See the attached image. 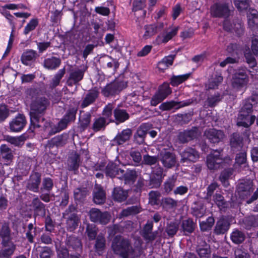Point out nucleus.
<instances>
[{"label":"nucleus","mask_w":258,"mask_h":258,"mask_svg":"<svg viewBox=\"0 0 258 258\" xmlns=\"http://www.w3.org/2000/svg\"><path fill=\"white\" fill-rule=\"evenodd\" d=\"M49 104V100L44 96L36 98L32 101L29 112L31 127L35 128L43 126L46 128L50 125L44 117Z\"/></svg>","instance_id":"nucleus-1"},{"label":"nucleus","mask_w":258,"mask_h":258,"mask_svg":"<svg viewBox=\"0 0 258 258\" xmlns=\"http://www.w3.org/2000/svg\"><path fill=\"white\" fill-rule=\"evenodd\" d=\"M111 247L114 253L122 258H137L140 256L143 252L141 247L133 248L131 241L121 236L114 237Z\"/></svg>","instance_id":"nucleus-2"},{"label":"nucleus","mask_w":258,"mask_h":258,"mask_svg":"<svg viewBox=\"0 0 258 258\" xmlns=\"http://www.w3.org/2000/svg\"><path fill=\"white\" fill-rule=\"evenodd\" d=\"M257 102L255 97H251L245 100L238 115L237 125L239 126L248 127L253 124L255 120V116H249L252 111L253 107H255Z\"/></svg>","instance_id":"nucleus-3"},{"label":"nucleus","mask_w":258,"mask_h":258,"mask_svg":"<svg viewBox=\"0 0 258 258\" xmlns=\"http://www.w3.org/2000/svg\"><path fill=\"white\" fill-rule=\"evenodd\" d=\"M247 72L246 68H241L236 70L233 74L231 85L236 91L240 90L247 84L249 81Z\"/></svg>","instance_id":"nucleus-4"},{"label":"nucleus","mask_w":258,"mask_h":258,"mask_svg":"<svg viewBox=\"0 0 258 258\" xmlns=\"http://www.w3.org/2000/svg\"><path fill=\"white\" fill-rule=\"evenodd\" d=\"M222 152V149L213 150L207 156V165L210 170H217L221 167L224 162Z\"/></svg>","instance_id":"nucleus-5"},{"label":"nucleus","mask_w":258,"mask_h":258,"mask_svg":"<svg viewBox=\"0 0 258 258\" xmlns=\"http://www.w3.org/2000/svg\"><path fill=\"white\" fill-rule=\"evenodd\" d=\"M236 189L239 198L242 199H247L254 190L253 182L250 179L240 180Z\"/></svg>","instance_id":"nucleus-6"},{"label":"nucleus","mask_w":258,"mask_h":258,"mask_svg":"<svg viewBox=\"0 0 258 258\" xmlns=\"http://www.w3.org/2000/svg\"><path fill=\"white\" fill-rule=\"evenodd\" d=\"M212 16L215 18H228L230 15L229 4L228 3H217L210 8Z\"/></svg>","instance_id":"nucleus-7"},{"label":"nucleus","mask_w":258,"mask_h":258,"mask_svg":"<svg viewBox=\"0 0 258 258\" xmlns=\"http://www.w3.org/2000/svg\"><path fill=\"white\" fill-rule=\"evenodd\" d=\"M90 220L102 225L107 224L110 220L111 215L108 212H101L96 208H92L89 211Z\"/></svg>","instance_id":"nucleus-8"},{"label":"nucleus","mask_w":258,"mask_h":258,"mask_svg":"<svg viewBox=\"0 0 258 258\" xmlns=\"http://www.w3.org/2000/svg\"><path fill=\"white\" fill-rule=\"evenodd\" d=\"M171 93V89L168 83H163L160 86L158 91L152 97L150 104L152 106H155L161 102Z\"/></svg>","instance_id":"nucleus-9"},{"label":"nucleus","mask_w":258,"mask_h":258,"mask_svg":"<svg viewBox=\"0 0 258 258\" xmlns=\"http://www.w3.org/2000/svg\"><path fill=\"white\" fill-rule=\"evenodd\" d=\"M126 86L123 81H115L107 84L102 90V93L104 96L108 97L118 94Z\"/></svg>","instance_id":"nucleus-10"},{"label":"nucleus","mask_w":258,"mask_h":258,"mask_svg":"<svg viewBox=\"0 0 258 258\" xmlns=\"http://www.w3.org/2000/svg\"><path fill=\"white\" fill-rule=\"evenodd\" d=\"M201 135V132L197 127H192L190 129L184 130L179 132L177 139L179 143L185 144L197 138Z\"/></svg>","instance_id":"nucleus-11"},{"label":"nucleus","mask_w":258,"mask_h":258,"mask_svg":"<svg viewBox=\"0 0 258 258\" xmlns=\"http://www.w3.org/2000/svg\"><path fill=\"white\" fill-rule=\"evenodd\" d=\"M204 135L211 143L214 144L222 142L225 138V135L223 131L214 128L206 130L204 132Z\"/></svg>","instance_id":"nucleus-12"},{"label":"nucleus","mask_w":258,"mask_h":258,"mask_svg":"<svg viewBox=\"0 0 258 258\" xmlns=\"http://www.w3.org/2000/svg\"><path fill=\"white\" fill-rule=\"evenodd\" d=\"M179 154L181 157V163L196 162L200 158L198 151L189 147L185 148Z\"/></svg>","instance_id":"nucleus-13"},{"label":"nucleus","mask_w":258,"mask_h":258,"mask_svg":"<svg viewBox=\"0 0 258 258\" xmlns=\"http://www.w3.org/2000/svg\"><path fill=\"white\" fill-rule=\"evenodd\" d=\"M159 158L165 168H171L176 164V158L175 154L166 150L160 152Z\"/></svg>","instance_id":"nucleus-14"},{"label":"nucleus","mask_w":258,"mask_h":258,"mask_svg":"<svg viewBox=\"0 0 258 258\" xmlns=\"http://www.w3.org/2000/svg\"><path fill=\"white\" fill-rule=\"evenodd\" d=\"M223 28L227 31L235 32L238 35L243 32L242 22L239 19L234 20L232 23L227 18H225L223 22Z\"/></svg>","instance_id":"nucleus-15"},{"label":"nucleus","mask_w":258,"mask_h":258,"mask_svg":"<svg viewBox=\"0 0 258 258\" xmlns=\"http://www.w3.org/2000/svg\"><path fill=\"white\" fill-rule=\"evenodd\" d=\"M1 244L3 248L0 250V258H11L16 245L11 240H2Z\"/></svg>","instance_id":"nucleus-16"},{"label":"nucleus","mask_w":258,"mask_h":258,"mask_svg":"<svg viewBox=\"0 0 258 258\" xmlns=\"http://www.w3.org/2000/svg\"><path fill=\"white\" fill-rule=\"evenodd\" d=\"M41 181V175L38 172H33L27 181L26 187L29 190L37 192Z\"/></svg>","instance_id":"nucleus-17"},{"label":"nucleus","mask_w":258,"mask_h":258,"mask_svg":"<svg viewBox=\"0 0 258 258\" xmlns=\"http://www.w3.org/2000/svg\"><path fill=\"white\" fill-rule=\"evenodd\" d=\"M192 103L190 100H187L182 101H167L162 103L159 109L163 111L170 110L173 108L178 109L181 107L189 105Z\"/></svg>","instance_id":"nucleus-18"},{"label":"nucleus","mask_w":258,"mask_h":258,"mask_svg":"<svg viewBox=\"0 0 258 258\" xmlns=\"http://www.w3.org/2000/svg\"><path fill=\"white\" fill-rule=\"evenodd\" d=\"M133 131L131 128H127L123 130L121 132L118 133L112 140V144L118 146L123 145L130 140Z\"/></svg>","instance_id":"nucleus-19"},{"label":"nucleus","mask_w":258,"mask_h":258,"mask_svg":"<svg viewBox=\"0 0 258 258\" xmlns=\"http://www.w3.org/2000/svg\"><path fill=\"white\" fill-rule=\"evenodd\" d=\"M99 94L96 88L89 90L82 100L81 107L84 108L94 103L98 98Z\"/></svg>","instance_id":"nucleus-20"},{"label":"nucleus","mask_w":258,"mask_h":258,"mask_svg":"<svg viewBox=\"0 0 258 258\" xmlns=\"http://www.w3.org/2000/svg\"><path fill=\"white\" fill-rule=\"evenodd\" d=\"M114 119H110V122H114L116 125L123 123L130 118V114L126 110L116 107L114 109Z\"/></svg>","instance_id":"nucleus-21"},{"label":"nucleus","mask_w":258,"mask_h":258,"mask_svg":"<svg viewBox=\"0 0 258 258\" xmlns=\"http://www.w3.org/2000/svg\"><path fill=\"white\" fill-rule=\"evenodd\" d=\"M230 226L228 219L222 216L217 221L214 229V232L216 235L223 234L227 232Z\"/></svg>","instance_id":"nucleus-22"},{"label":"nucleus","mask_w":258,"mask_h":258,"mask_svg":"<svg viewBox=\"0 0 258 258\" xmlns=\"http://www.w3.org/2000/svg\"><path fill=\"white\" fill-rule=\"evenodd\" d=\"M150 128V124L146 123L142 124L138 128L136 133L134 134L135 141L137 144L141 145L145 143V139Z\"/></svg>","instance_id":"nucleus-23"},{"label":"nucleus","mask_w":258,"mask_h":258,"mask_svg":"<svg viewBox=\"0 0 258 258\" xmlns=\"http://www.w3.org/2000/svg\"><path fill=\"white\" fill-rule=\"evenodd\" d=\"M26 124L25 117L23 114H19L10 123V128L11 131L18 132L21 131Z\"/></svg>","instance_id":"nucleus-24"},{"label":"nucleus","mask_w":258,"mask_h":258,"mask_svg":"<svg viewBox=\"0 0 258 258\" xmlns=\"http://www.w3.org/2000/svg\"><path fill=\"white\" fill-rule=\"evenodd\" d=\"M196 251L200 258H211V249L209 244L205 241L201 240L198 242L196 247Z\"/></svg>","instance_id":"nucleus-25"},{"label":"nucleus","mask_w":258,"mask_h":258,"mask_svg":"<svg viewBox=\"0 0 258 258\" xmlns=\"http://www.w3.org/2000/svg\"><path fill=\"white\" fill-rule=\"evenodd\" d=\"M85 70L81 69L72 70L70 73L69 77L67 81L69 86H73L81 81L84 77Z\"/></svg>","instance_id":"nucleus-26"},{"label":"nucleus","mask_w":258,"mask_h":258,"mask_svg":"<svg viewBox=\"0 0 258 258\" xmlns=\"http://www.w3.org/2000/svg\"><path fill=\"white\" fill-rule=\"evenodd\" d=\"M39 56V55L36 50L27 49L23 53L21 60L24 64L29 66L34 62Z\"/></svg>","instance_id":"nucleus-27"},{"label":"nucleus","mask_w":258,"mask_h":258,"mask_svg":"<svg viewBox=\"0 0 258 258\" xmlns=\"http://www.w3.org/2000/svg\"><path fill=\"white\" fill-rule=\"evenodd\" d=\"M77 111V107H70L67 110V112L63 118L59 121L60 122V124H62L63 126L67 127L70 122L75 121Z\"/></svg>","instance_id":"nucleus-28"},{"label":"nucleus","mask_w":258,"mask_h":258,"mask_svg":"<svg viewBox=\"0 0 258 258\" xmlns=\"http://www.w3.org/2000/svg\"><path fill=\"white\" fill-rule=\"evenodd\" d=\"M122 170L116 164L109 163L106 167L105 172L106 176L111 178L116 177L119 179L120 176L122 175Z\"/></svg>","instance_id":"nucleus-29"},{"label":"nucleus","mask_w":258,"mask_h":258,"mask_svg":"<svg viewBox=\"0 0 258 258\" xmlns=\"http://www.w3.org/2000/svg\"><path fill=\"white\" fill-rule=\"evenodd\" d=\"M128 197V191L120 186L115 187L112 192V199L117 202L121 203L125 201Z\"/></svg>","instance_id":"nucleus-30"},{"label":"nucleus","mask_w":258,"mask_h":258,"mask_svg":"<svg viewBox=\"0 0 258 258\" xmlns=\"http://www.w3.org/2000/svg\"><path fill=\"white\" fill-rule=\"evenodd\" d=\"M106 194L101 185L96 184L93 191V201L96 204L100 205L105 203Z\"/></svg>","instance_id":"nucleus-31"},{"label":"nucleus","mask_w":258,"mask_h":258,"mask_svg":"<svg viewBox=\"0 0 258 258\" xmlns=\"http://www.w3.org/2000/svg\"><path fill=\"white\" fill-rule=\"evenodd\" d=\"M65 244L68 248H72L77 252H81L82 250V243L81 240L75 236L67 237Z\"/></svg>","instance_id":"nucleus-32"},{"label":"nucleus","mask_w":258,"mask_h":258,"mask_svg":"<svg viewBox=\"0 0 258 258\" xmlns=\"http://www.w3.org/2000/svg\"><path fill=\"white\" fill-rule=\"evenodd\" d=\"M80 223V218L79 216L75 213L69 215L66 220V228L68 231H73L78 227Z\"/></svg>","instance_id":"nucleus-33"},{"label":"nucleus","mask_w":258,"mask_h":258,"mask_svg":"<svg viewBox=\"0 0 258 258\" xmlns=\"http://www.w3.org/2000/svg\"><path fill=\"white\" fill-rule=\"evenodd\" d=\"M68 139V135L67 134L57 135L48 141L47 146L49 148L62 147L66 144Z\"/></svg>","instance_id":"nucleus-34"},{"label":"nucleus","mask_w":258,"mask_h":258,"mask_svg":"<svg viewBox=\"0 0 258 258\" xmlns=\"http://www.w3.org/2000/svg\"><path fill=\"white\" fill-rule=\"evenodd\" d=\"M61 63V60L59 57L51 56L44 60L42 66L46 69L54 70L58 68Z\"/></svg>","instance_id":"nucleus-35"},{"label":"nucleus","mask_w":258,"mask_h":258,"mask_svg":"<svg viewBox=\"0 0 258 258\" xmlns=\"http://www.w3.org/2000/svg\"><path fill=\"white\" fill-rule=\"evenodd\" d=\"M28 138V136L26 134H23L19 137L6 135L4 136V140L16 147H21Z\"/></svg>","instance_id":"nucleus-36"},{"label":"nucleus","mask_w":258,"mask_h":258,"mask_svg":"<svg viewBox=\"0 0 258 258\" xmlns=\"http://www.w3.org/2000/svg\"><path fill=\"white\" fill-rule=\"evenodd\" d=\"M0 157L5 161L6 164H9L14 158L13 151L7 145L2 144L0 146Z\"/></svg>","instance_id":"nucleus-37"},{"label":"nucleus","mask_w":258,"mask_h":258,"mask_svg":"<svg viewBox=\"0 0 258 258\" xmlns=\"http://www.w3.org/2000/svg\"><path fill=\"white\" fill-rule=\"evenodd\" d=\"M31 206L33 207L35 215L42 217L45 216V206L41 202L38 198H35L33 199Z\"/></svg>","instance_id":"nucleus-38"},{"label":"nucleus","mask_w":258,"mask_h":258,"mask_svg":"<svg viewBox=\"0 0 258 258\" xmlns=\"http://www.w3.org/2000/svg\"><path fill=\"white\" fill-rule=\"evenodd\" d=\"M122 175L119 179L124 180L125 184L133 183L136 181L138 174L135 169H127L126 171L122 170Z\"/></svg>","instance_id":"nucleus-39"},{"label":"nucleus","mask_w":258,"mask_h":258,"mask_svg":"<svg viewBox=\"0 0 258 258\" xmlns=\"http://www.w3.org/2000/svg\"><path fill=\"white\" fill-rule=\"evenodd\" d=\"M95 239V242L94 246L95 251L99 255H102L106 248L105 236L102 234H99Z\"/></svg>","instance_id":"nucleus-40"},{"label":"nucleus","mask_w":258,"mask_h":258,"mask_svg":"<svg viewBox=\"0 0 258 258\" xmlns=\"http://www.w3.org/2000/svg\"><path fill=\"white\" fill-rule=\"evenodd\" d=\"M80 162V156L77 153L72 154L68 160V169L75 171L77 170Z\"/></svg>","instance_id":"nucleus-41"},{"label":"nucleus","mask_w":258,"mask_h":258,"mask_svg":"<svg viewBox=\"0 0 258 258\" xmlns=\"http://www.w3.org/2000/svg\"><path fill=\"white\" fill-rule=\"evenodd\" d=\"M243 138L238 133H234L230 138V145L232 149L241 148L243 146Z\"/></svg>","instance_id":"nucleus-42"},{"label":"nucleus","mask_w":258,"mask_h":258,"mask_svg":"<svg viewBox=\"0 0 258 258\" xmlns=\"http://www.w3.org/2000/svg\"><path fill=\"white\" fill-rule=\"evenodd\" d=\"M195 224L191 219L184 220L182 222L181 230L184 235H188L194 232Z\"/></svg>","instance_id":"nucleus-43"},{"label":"nucleus","mask_w":258,"mask_h":258,"mask_svg":"<svg viewBox=\"0 0 258 258\" xmlns=\"http://www.w3.org/2000/svg\"><path fill=\"white\" fill-rule=\"evenodd\" d=\"M107 120L104 117H99L96 118L92 124V128L94 132H98L104 130L106 126L108 124Z\"/></svg>","instance_id":"nucleus-44"},{"label":"nucleus","mask_w":258,"mask_h":258,"mask_svg":"<svg viewBox=\"0 0 258 258\" xmlns=\"http://www.w3.org/2000/svg\"><path fill=\"white\" fill-rule=\"evenodd\" d=\"M230 238L234 243L239 244L244 241L245 235L242 231L235 229L231 233Z\"/></svg>","instance_id":"nucleus-45"},{"label":"nucleus","mask_w":258,"mask_h":258,"mask_svg":"<svg viewBox=\"0 0 258 258\" xmlns=\"http://www.w3.org/2000/svg\"><path fill=\"white\" fill-rule=\"evenodd\" d=\"M177 176L172 175L169 177L168 179L164 183V191L168 194L170 193L175 187L176 185Z\"/></svg>","instance_id":"nucleus-46"},{"label":"nucleus","mask_w":258,"mask_h":258,"mask_svg":"<svg viewBox=\"0 0 258 258\" xmlns=\"http://www.w3.org/2000/svg\"><path fill=\"white\" fill-rule=\"evenodd\" d=\"M11 230L7 223H1L0 222V237L2 240H11Z\"/></svg>","instance_id":"nucleus-47"},{"label":"nucleus","mask_w":258,"mask_h":258,"mask_svg":"<svg viewBox=\"0 0 258 258\" xmlns=\"http://www.w3.org/2000/svg\"><path fill=\"white\" fill-rule=\"evenodd\" d=\"M245 228L250 229L252 227H258V215H252L245 218L243 221Z\"/></svg>","instance_id":"nucleus-48"},{"label":"nucleus","mask_w":258,"mask_h":258,"mask_svg":"<svg viewBox=\"0 0 258 258\" xmlns=\"http://www.w3.org/2000/svg\"><path fill=\"white\" fill-rule=\"evenodd\" d=\"M91 114L90 112H86L79 119V127L82 131L86 130L91 122Z\"/></svg>","instance_id":"nucleus-49"},{"label":"nucleus","mask_w":258,"mask_h":258,"mask_svg":"<svg viewBox=\"0 0 258 258\" xmlns=\"http://www.w3.org/2000/svg\"><path fill=\"white\" fill-rule=\"evenodd\" d=\"M88 194V191L85 187L78 188L74 191V198L79 202H83Z\"/></svg>","instance_id":"nucleus-50"},{"label":"nucleus","mask_w":258,"mask_h":258,"mask_svg":"<svg viewBox=\"0 0 258 258\" xmlns=\"http://www.w3.org/2000/svg\"><path fill=\"white\" fill-rule=\"evenodd\" d=\"M141 210L142 208L139 205L132 206L122 210L121 212V215L122 216L127 217L130 215L138 214L141 211Z\"/></svg>","instance_id":"nucleus-51"},{"label":"nucleus","mask_w":258,"mask_h":258,"mask_svg":"<svg viewBox=\"0 0 258 258\" xmlns=\"http://www.w3.org/2000/svg\"><path fill=\"white\" fill-rule=\"evenodd\" d=\"M175 55H170L165 57L161 61L159 62L158 68L161 70H165L173 64Z\"/></svg>","instance_id":"nucleus-52"},{"label":"nucleus","mask_w":258,"mask_h":258,"mask_svg":"<svg viewBox=\"0 0 258 258\" xmlns=\"http://www.w3.org/2000/svg\"><path fill=\"white\" fill-rule=\"evenodd\" d=\"M226 50L228 54L232 56H239L241 52V48L237 43H230L227 46Z\"/></svg>","instance_id":"nucleus-53"},{"label":"nucleus","mask_w":258,"mask_h":258,"mask_svg":"<svg viewBox=\"0 0 258 258\" xmlns=\"http://www.w3.org/2000/svg\"><path fill=\"white\" fill-rule=\"evenodd\" d=\"M53 185V180L51 178L44 177L42 179L40 190L41 192L47 191L49 192L52 189Z\"/></svg>","instance_id":"nucleus-54"},{"label":"nucleus","mask_w":258,"mask_h":258,"mask_svg":"<svg viewBox=\"0 0 258 258\" xmlns=\"http://www.w3.org/2000/svg\"><path fill=\"white\" fill-rule=\"evenodd\" d=\"M162 205L167 209H173L177 207L178 201L170 197H166L162 199Z\"/></svg>","instance_id":"nucleus-55"},{"label":"nucleus","mask_w":258,"mask_h":258,"mask_svg":"<svg viewBox=\"0 0 258 258\" xmlns=\"http://www.w3.org/2000/svg\"><path fill=\"white\" fill-rule=\"evenodd\" d=\"M179 228V224L176 221H171L167 223L166 227V232L170 237L173 236L177 233Z\"/></svg>","instance_id":"nucleus-56"},{"label":"nucleus","mask_w":258,"mask_h":258,"mask_svg":"<svg viewBox=\"0 0 258 258\" xmlns=\"http://www.w3.org/2000/svg\"><path fill=\"white\" fill-rule=\"evenodd\" d=\"M246 163V153L245 151L242 150L239 153L236 154L235 158L234 166H240L241 165H244Z\"/></svg>","instance_id":"nucleus-57"},{"label":"nucleus","mask_w":258,"mask_h":258,"mask_svg":"<svg viewBox=\"0 0 258 258\" xmlns=\"http://www.w3.org/2000/svg\"><path fill=\"white\" fill-rule=\"evenodd\" d=\"M214 223L215 220L213 217H208L206 221L200 222L201 230L202 231H207L211 230Z\"/></svg>","instance_id":"nucleus-58"},{"label":"nucleus","mask_w":258,"mask_h":258,"mask_svg":"<svg viewBox=\"0 0 258 258\" xmlns=\"http://www.w3.org/2000/svg\"><path fill=\"white\" fill-rule=\"evenodd\" d=\"M189 75L190 74H186L182 75L173 76L170 79V84L173 86H177L189 78Z\"/></svg>","instance_id":"nucleus-59"},{"label":"nucleus","mask_w":258,"mask_h":258,"mask_svg":"<svg viewBox=\"0 0 258 258\" xmlns=\"http://www.w3.org/2000/svg\"><path fill=\"white\" fill-rule=\"evenodd\" d=\"M98 232V228L94 224H88L86 227V233L89 237V240L95 239Z\"/></svg>","instance_id":"nucleus-60"},{"label":"nucleus","mask_w":258,"mask_h":258,"mask_svg":"<svg viewBox=\"0 0 258 258\" xmlns=\"http://www.w3.org/2000/svg\"><path fill=\"white\" fill-rule=\"evenodd\" d=\"M232 174L233 170L231 168L225 169L221 173L219 179L224 186H227L228 184V180Z\"/></svg>","instance_id":"nucleus-61"},{"label":"nucleus","mask_w":258,"mask_h":258,"mask_svg":"<svg viewBox=\"0 0 258 258\" xmlns=\"http://www.w3.org/2000/svg\"><path fill=\"white\" fill-rule=\"evenodd\" d=\"M130 156L134 163L135 166L142 165V157L141 153L137 150H131L130 152Z\"/></svg>","instance_id":"nucleus-62"},{"label":"nucleus","mask_w":258,"mask_h":258,"mask_svg":"<svg viewBox=\"0 0 258 258\" xmlns=\"http://www.w3.org/2000/svg\"><path fill=\"white\" fill-rule=\"evenodd\" d=\"M162 182L161 177L158 175H153L150 177L148 186L150 188H158Z\"/></svg>","instance_id":"nucleus-63"},{"label":"nucleus","mask_w":258,"mask_h":258,"mask_svg":"<svg viewBox=\"0 0 258 258\" xmlns=\"http://www.w3.org/2000/svg\"><path fill=\"white\" fill-rule=\"evenodd\" d=\"M214 201L219 208H224L228 206L227 202L220 194L216 193L213 197Z\"/></svg>","instance_id":"nucleus-64"}]
</instances>
